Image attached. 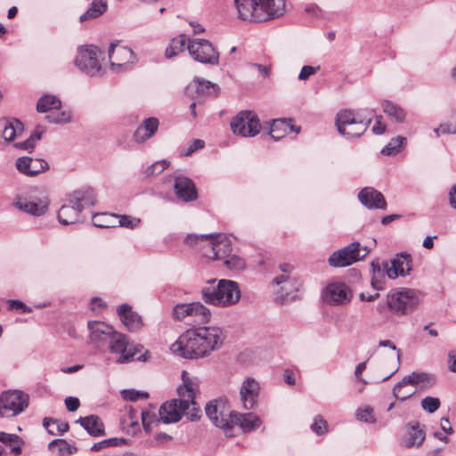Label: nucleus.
I'll return each mask as SVG.
<instances>
[{
  "instance_id": "nucleus-49",
  "label": "nucleus",
  "mask_w": 456,
  "mask_h": 456,
  "mask_svg": "<svg viewBox=\"0 0 456 456\" xmlns=\"http://www.w3.org/2000/svg\"><path fill=\"white\" fill-rule=\"evenodd\" d=\"M441 403L437 397L426 396L421 401V407L429 413H433L437 411Z\"/></svg>"
},
{
  "instance_id": "nucleus-3",
  "label": "nucleus",
  "mask_w": 456,
  "mask_h": 456,
  "mask_svg": "<svg viewBox=\"0 0 456 456\" xmlns=\"http://www.w3.org/2000/svg\"><path fill=\"white\" fill-rule=\"evenodd\" d=\"M206 303L215 306L228 307L237 304L240 298V290L237 282L230 280H220L216 288L210 291L202 290Z\"/></svg>"
},
{
  "instance_id": "nucleus-34",
  "label": "nucleus",
  "mask_w": 456,
  "mask_h": 456,
  "mask_svg": "<svg viewBox=\"0 0 456 456\" xmlns=\"http://www.w3.org/2000/svg\"><path fill=\"white\" fill-rule=\"evenodd\" d=\"M78 422L92 436H98L103 434V425L98 417L91 415L80 418Z\"/></svg>"
},
{
  "instance_id": "nucleus-2",
  "label": "nucleus",
  "mask_w": 456,
  "mask_h": 456,
  "mask_svg": "<svg viewBox=\"0 0 456 456\" xmlns=\"http://www.w3.org/2000/svg\"><path fill=\"white\" fill-rule=\"evenodd\" d=\"M238 19L262 23L280 18L286 10L285 0H234Z\"/></svg>"
},
{
  "instance_id": "nucleus-35",
  "label": "nucleus",
  "mask_w": 456,
  "mask_h": 456,
  "mask_svg": "<svg viewBox=\"0 0 456 456\" xmlns=\"http://www.w3.org/2000/svg\"><path fill=\"white\" fill-rule=\"evenodd\" d=\"M425 440V432L419 428L418 426H411L408 428L407 434L404 437V445L408 448L419 446Z\"/></svg>"
},
{
  "instance_id": "nucleus-55",
  "label": "nucleus",
  "mask_w": 456,
  "mask_h": 456,
  "mask_svg": "<svg viewBox=\"0 0 456 456\" xmlns=\"http://www.w3.org/2000/svg\"><path fill=\"white\" fill-rule=\"evenodd\" d=\"M204 145H205V143L202 140L196 139L188 146V148L186 149V151H184L183 154L185 156H189V155L192 154L194 151H196L197 150L202 149L204 147Z\"/></svg>"
},
{
  "instance_id": "nucleus-5",
  "label": "nucleus",
  "mask_w": 456,
  "mask_h": 456,
  "mask_svg": "<svg viewBox=\"0 0 456 456\" xmlns=\"http://www.w3.org/2000/svg\"><path fill=\"white\" fill-rule=\"evenodd\" d=\"M171 352L185 359H199L208 355L195 329L184 331L170 346Z\"/></svg>"
},
{
  "instance_id": "nucleus-41",
  "label": "nucleus",
  "mask_w": 456,
  "mask_h": 456,
  "mask_svg": "<svg viewBox=\"0 0 456 456\" xmlns=\"http://www.w3.org/2000/svg\"><path fill=\"white\" fill-rule=\"evenodd\" d=\"M186 44V38L184 35H180L177 37H174L170 40L167 49H166V56L167 58H172L179 54L184 50Z\"/></svg>"
},
{
  "instance_id": "nucleus-20",
  "label": "nucleus",
  "mask_w": 456,
  "mask_h": 456,
  "mask_svg": "<svg viewBox=\"0 0 456 456\" xmlns=\"http://www.w3.org/2000/svg\"><path fill=\"white\" fill-rule=\"evenodd\" d=\"M110 352L118 354L116 362L118 363H126L133 361L137 353L135 347L130 345L126 337L117 333L110 341Z\"/></svg>"
},
{
  "instance_id": "nucleus-25",
  "label": "nucleus",
  "mask_w": 456,
  "mask_h": 456,
  "mask_svg": "<svg viewBox=\"0 0 456 456\" xmlns=\"http://www.w3.org/2000/svg\"><path fill=\"white\" fill-rule=\"evenodd\" d=\"M14 205L17 208L28 214L42 216L48 209L49 200L47 198H38L31 200L25 198H18Z\"/></svg>"
},
{
  "instance_id": "nucleus-52",
  "label": "nucleus",
  "mask_w": 456,
  "mask_h": 456,
  "mask_svg": "<svg viewBox=\"0 0 456 456\" xmlns=\"http://www.w3.org/2000/svg\"><path fill=\"white\" fill-rule=\"evenodd\" d=\"M168 165L169 163L166 160L157 161L147 168L146 174L148 175H159L167 168Z\"/></svg>"
},
{
  "instance_id": "nucleus-8",
  "label": "nucleus",
  "mask_w": 456,
  "mask_h": 456,
  "mask_svg": "<svg viewBox=\"0 0 456 456\" xmlns=\"http://www.w3.org/2000/svg\"><path fill=\"white\" fill-rule=\"evenodd\" d=\"M28 395L20 390H7L0 395V417L19 415L28 406Z\"/></svg>"
},
{
  "instance_id": "nucleus-48",
  "label": "nucleus",
  "mask_w": 456,
  "mask_h": 456,
  "mask_svg": "<svg viewBox=\"0 0 456 456\" xmlns=\"http://www.w3.org/2000/svg\"><path fill=\"white\" fill-rule=\"evenodd\" d=\"M121 395L123 399L126 401H138V400H145L149 397L147 392L139 391L135 389H124L121 391Z\"/></svg>"
},
{
  "instance_id": "nucleus-12",
  "label": "nucleus",
  "mask_w": 456,
  "mask_h": 456,
  "mask_svg": "<svg viewBox=\"0 0 456 456\" xmlns=\"http://www.w3.org/2000/svg\"><path fill=\"white\" fill-rule=\"evenodd\" d=\"M61 100L52 94H45L42 96L37 104V110L38 112L50 113V115L47 116L50 122L56 124L69 122L71 119L70 113L67 111H61Z\"/></svg>"
},
{
  "instance_id": "nucleus-53",
  "label": "nucleus",
  "mask_w": 456,
  "mask_h": 456,
  "mask_svg": "<svg viewBox=\"0 0 456 456\" xmlns=\"http://www.w3.org/2000/svg\"><path fill=\"white\" fill-rule=\"evenodd\" d=\"M50 449L52 450H57L61 453L69 452L70 453L71 451L69 450L70 446L69 444L62 439H56L53 441L50 444Z\"/></svg>"
},
{
  "instance_id": "nucleus-22",
  "label": "nucleus",
  "mask_w": 456,
  "mask_h": 456,
  "mask_svg": "<svg viewBox=\"0 0 456 456\" xmlns=\"http://www.w3.org/2000/svg\"><path fill=\"white\" fill-rule=\"evenodd\" d=\"M259 389V384L254 379L248 378L243 381L240 395L244 409L251 410L256 405Z\"/></svg>"
},
{
  "instance_id": "nucleus-33",
  "label": "nucleus",
  "mask_w": 456,
  "mask_h": 456,
  "mask_svg": "<svg viewBox=\"0 0 456 456\" xmlns=\"http://www.w3.org/2000/svg\"><path fill=\"white\" fill-rule=\"evenodd\" d=\"M294 131L298 134L300 131L299 127H295L291 125V120L278 119L274 120L271 125L270 135L274 140H280L286 136L289 133Z\"/></svg>"
},
{
  "instance_id": "nucleus-59",
  "label": "nucleus",
  "mask_w": 456,
  "mask_h": 456,
  "mask_svg": "<svg viewBox=\"0 0 456 456\" xmlns=\"http://www.w3.org/2000/svg\"><path fill=\"white\" fill-rule=\"evenodd\" d=\"M386 131V125L381 122V117H377L376 122L372 126V132L375 134H382Z\"/></svg>"
},
{
  "instance_id": "nucleus-24",
  "label": "nucleus",
  "mask_w": 456,
  "mask_h": 456,
  "mask_svg": "<svg viewBox=\"0 0 456 456\" xmlns=\"http://www.w3.org/2000/svg\"><path fill=\"white\" fill-rule=\"evenodd\" d=\"M411 258L407 254L397 255L390 263L383 264V269L390 279L409 274Z\"/></svg>"
},
{
  "instance_id": "nucleus-60",
  "label": "nucleus",
  "mask_w": 456,
  "mask_h": 456,
  "mask_svg": "<svg viewBox=\"0 0 456 456\" xmlns=\"http://www.w3.org/2000/svg\"><path fill=\"white\" fill-rule=\"evenodd\" d=\"M435 132L438 134L441 132L442 134H455L456 133V125L452 127L450 124L441 125L439 128H436Z\"/></svg>"
},
{
  "instance_id": "nucleus-13",
  "label": "nucleus",
  "mask_w": 456,
  "mask_h": 456,
  "mask_svg": "<svg viewBox=\"0 0 456 456\" xmlns=\"http://www.w3.org/2000/svg\"><path fill=\"white\" fill-rule=\"evenodd\" d=\"M99 49L93 45L80 47L75 59V65L87 75H101L102 67L99 61Z\"/></svg>"
},
{
  "instance_id": "nucleus-31",
  "label": "nucleus",
  "mask_w": 456,
  "mask_h": 456,
  "mask_svg": "<svg viewBox=\"0 0 456 456\" xmlns=\"http://www.w3.org/2000/svg\"><path fill=\"white\" fill-rule=\"evenodd\" d=\"M159 125V120L156 118H146L135 130L134 140L137 142H143L150 139L158 130Z\"/></svg>"
},
{
  "instance_id": "nucleus-43",
  "label": "nucleus",
  "mask_w": 456,
  "mask_h": 456,
  "mask_svg": "<svg viewBox=\"0 0 456 456\" xmlns=\"http://www.w3.org/2000/svg\"><path fill=\"white\" fill-rule=\"evenodd\" d=\"M195 89L198 94L204 95H216L219 91L217 85L211 83L208 80L195 79Z\"/></svg>"
},
{
  "instance_id": "nucleus-15",
  "label": "nucleus",
  "mask_w": 456,
  "mask_h": 456,
  "mask_svg": "<svg viewBox=\"0 0 456 456\" xmlns=\"http://www.w3.org/2000/svg\"><path fill=\"white\" fill-rule=\"evenodd\" d=\"M362 250L364 252L363 254H361L360 243L353 242L344 248L334 252L329 257V264L334 267H345L350 265L366 256V248H362Z\"/></svg>"
},
{
  "instance_id": "nucleus-39",
  "label": "nucleus",
  "mask_w": 456,
  "mask_h": 456,
  "mask_svg": "<svg viewBox=\"0 0 456 456\" xmlns=\"http://www.w3.org/2000/svg\"><path fill=\"white\" fill-rule=\"evenodd\" d=\"M92 222L94 226L100 228H112L117 227L118 218L117 215L101 213L93 216Z\"/></svg>"
},
{
  "instance_id": "nucleus-21",
  "label": "nucleus",
  "mask_w": 456,
  "mask_h": 456,
  "mask_svg": "<svg viewBox=\"0 0 456 456\" xmlns=\"http://www.w3.org/2000/svg\"><path fill=\"white\" fill-rule=\"evenodd\" d=\"M87 328L90 332V340L97 346H100L107 341L110 342L118 333L111 326L100 321L88 322Z\"/></svg>"
},
{
  "instance_id": "nucleus-26",
  "label": "nucleus",
  "mask_w": 456,
  "mask_h": 456,
  "mask_svg": "<svg viewBox=\"0 0 456 456\" xmlns=\"http://www.w3.org/2000/svg\"><path fill=\"white\" fill-rule=\"evenodd\" d=\"M80 199L77 198L69 204L63 205L58 212V219L61 224L67 225L79 221V215L82 211Z\"/></svg>"
},
{
  "instance_id": "nucleus-62",
  "label": "nucleus",
  "mask_w": 456,
  "mask_h": 456,
  "mask_svg": "<svg viewBox=\"0 0 456 456\" xmlns=\"http://www.w3.org/2000/svg\"><path fill=\"white\" fill-rule=\"evenodd\" d=\"M449 369L452 372H456V350L449 354Z\"/></svg>"
},
{
  "instance_id": "nucleus-18",
  "label": "nucleus",
  "mask_w": 456,
  "mask_h": 456,
  "mask_svg": "<svg viewBox=\"0 0 456 456\" xmlns=\"http://www.w3.org/2000/svg\"><path fill=\"white\" fill-rule=\"evenodd\" d=\"M109 57L111 69L118 72L134 63L135 60L133 51L129 47L119 44L110 45Z\"/></svg>"
},
{
  "instance_id": "nucleus-63",
  "label": "nucleus",
  "mask_w": 456,
  "mask_h": 456,
  "mask_svg": "<svg viewBox=\"0 0 456 456\" xmlns=\"http://www.w3.org/2000/svg\"><path fill=\"white\" fill-rule=\"evenodd\" d=\"M22 444H23V442L20 437H19V443H17V444L14 441L10 442L9 446L11 447L12 452H13L15 455L20 454Z\"/></svg>"
},
{
  "instance_id": "nucleus-54",
  "label": "nucleus",
  "mask_w": 456,
  "mask_h": 456,
  "mask_svg": "<svg viewBox=\"0 0 456 456\" xmlns=\"http://www.w3.org/2000/svg\"><path fill=\"white\" fill-rule=\"evenodd\" d=\"M320 69V67H313L309 65L304 66L298 75L299 80H306L308 79L312 75L315 74Z\"/></svg>"
},
{
  "instance_id": "nucleus-29",
  "label": "nucleus",
  "mask_w": 456,
  "mask_h": 456,
  "mask_svg": "<svg viewBox=\"0 0 456 456\" xmlns=\"http://www.w3.org/2000/svg\"><path fill=\"white\" fill-rule=\"evenodd\" d=\"M175 191L177 197L185 202L197 199V191L195 185L192 181L187 177H175Z\"/></svg>"
},
{
  "instance_id": "nucleus-45",
  "label": "nucleus",
  "mask_w": 456,
  "mask_h": 456,
  "mask_svg": "<svg viewBox=\"0 0 456 456\" xmlns=\"http://www.w3.org/2000/svg\"><path fill=\"white\" fill-rule=\"evenodd\" d=\"M355 417L358 420L366 423H375L376 421L373 408L369 405L358 408Z\"/></svg>"
},
{
  "instance_id": "nucleus-38",
  "label": "nucleus",
  "mask_w": 456,
  "mask_h": 456,
  "mask_svg": "<svg viewBox=\"0 0 456 456\" xmlns=\"http://www.w3.org/2000/svg\"><path fill=\"white\" fill-rule=\"evenodd\" d=\"M383 111L387 114L392 120L401 123L405 118L404 110L395 103L386 101L382 103Z\"/></svg>"
},
{
  "instance_id": "nucleus-7",
  "label": "nucleus",
  "mask_w": 456,
  "mask_h": 456,
  "mask_svg": "<svg viewBox=\"0 0 456 456\" xmlns=\"http://www.w3.org/2000/svg\"><path fill=\"white\" fill-rule=\"evenodd\" d=\"M210 238V241L208 244L209 250L203 252V255L209 259H223L225 258L232 251V240L230 238L224 233L201 235L200 237L188 235L186 237V242L192 244L198 240H203L204 239Z\"/></svg>"
},
{
  "instance_id": "nucleus-23",
  "label": "nucleus",
  "mask_w": 456,
  "mask_h": 456,
  "mask_svg": "<svg viewBox=\"0 0 456 456\" xmlns=\"http://www.w3.org/2000/svg\"><path fill=\"white\" fill-rule=\"evenodd\" d=\"M428 380V376L425 373L412 372L410 375L405 376L402 381L398 382L393 388L394 395L396 399L403 401L411 396L414 394L413 389L407 390L406 393H402V388L411 385L415 386L419 383H423Z\"/></svg>"
},
{
  "instance_id": "nucleus-4",
  "label": "nucleus",
  "mask_w": 456,
  "mask_h": 456,
  "mask_svg": "<svg viewBox=\"0 0 456 456\" xmlns=\"http://www.w3.org/2000/svg\"><path fill=\"white\" fill-rule=\"evenodd\" d=\"M420 294L411 289H393L387 295L386 305L395 315H407L420 303Z\"/></svg>"
},
{
  "instance_id": "nucleus-9",
  "label": "nucleus",
  "mask_w": 456,
  "mask_h": 456,
  "mask_svg": "<svg viewBox=\"0 0 456 456\" xmlns=\"http://www.w3.org/2000/svg\"><path fill=\"white\" fill-rule=\"evenodd\" d=\"M231 128L234 134L253 137L259 134L261 123L257 116L250 110L239 112L231 121Z\"/></svg>"
},
{
  "instance_id": "nucleus-40",
  "label": "nucleus",
  "mask_w": 456,
  "mask_h": 456,
  "mask_svg": "<svg viewBox=\"0 0 456 456\" xmlns=\"http://www.w3.org/2000/svg\"><path fill=\"white\" fill-rule=\"evenodd\" d=\"M43 425L48 433L53 436L62 435L69 430V424L67 422H61L51 418L44 419Z\"/></svg>"
},
{
  "instance_id": "nucleus-58",
  "label": "nucleus",
  "mask_w": 456,
  "mask_h": 456,
  "mask_svg": "<svg viewBox=\"0 0 456 456\" xmlns=\"http://www.w3.org/2000/svg\"><path fill=\"white\" fill-rule=\"evenodd\" d=\"M13 441L16 442V444L19 443V436L17 435L0 432V442L9 445L10 442Z\"/></svg>"
},
{
  "instance_id": "nucleus-27",
  "label": "nucleus",
  "mask_w": 456,
  "mask_h": 456,
  "mask_svg": "<svg viewBox=\"0 0 456 456\" xmlns=\"http://www.w3.org/2000/svg\"><path fill=\"white\" fill-rule=\"evenodd\" d=\"M358 199L368 208L385 209L387 208V202L382 193L371 187L363 188L359 192Z\"/></svg>"
},
{
  "instance_id": "nucleus-10",
  "label": "nucleus",
  "mask_w": 456,
  "mask_h": 456,
  "mask_svg": "<svg viewBox=\"0 0 456 456\" xmlns=\"http://www.w3.org/2000/svg\"><path fill=\"white\" fill-rule=\"evenodd\" d=\"M190 55L198 62L216 65L219 62L217 49L207 39L195 38L187 45Z\"/></svg>"
},
{
  "instance_id": "nucleus-32",
  "label": "nucleus",
  "mask_w": 456,
  "mask_h": 456,
  "mask_svg": "<svg viewBox=\"0 0 456 456\" xmlns=\"http://www.w3.org/2000/svg\"><path fill=\"white\" fill-rule=\"evenodd\" d=\"M118 314L122 322L130 330L139 329L142 325V318L131 310L128 305H122L118 308Z\"/></svg>"
},
{
  "instance_id": "nucleus-61",
  "label": "nucleus",
  "mask_w": 456,
  "mask_h": 456,
  "mask_svg": "<svg viewBox=\"0 0 456 456\" xmlns=\"http://www.w3.org/2000/svg\"><path fill=\"white\" fill-rule=\"evenodd\" d=\"M440 427H441L442 430L447 435H451L453 433L452 425L447 418L441 419Z\"/></svg>"
},
{
  "instance_id": "nucleus-6",
  "label": "nucleus",
  "mask_w": 456,
  "mask_h": 456,
  "mask_svg": "<svg viewBox=\"0 0 456 456\" xmlns=\"http://www.w3.org/2000/svg\"><path fill=\"white\" fill-rule=\"evenodd\" d=\"M371 118H362L351 110H342L338 112L335 125L338 133L349 138L361 136L369 127Z\"/></svg>"
},
{
  "instance_id": "nucleus-30",
  "label": "nucleus",
  "mask_w": 456,
  "mask_h": 456,
  "mask_svg": "<svg viewBox=\"0 0 456 456\" xmlns=\"http://www.w3.org/2000/svg\"><path fill=\"white\" fill-rule=\"evenodd\" d=\"M280 269L284 273V274L277 276L273 280V282L278 286L282 285L281 289L288 296L294 290L297 289V281L295 279L290 278L289 275V273L293 270V266L289 264H282L280 265Z\"/></svg>"
},
{
  "instance_id": "nucleus-1",
  "label": "nucleus",
  "mask_w": 456,
  "mask_h": 456,
  "mask_svg": "<svg viewBox=\"0 0 456 456\" xmlns=\"http://www.w3.org/2000/svg\"><path fill=\"white\" fill-rule=\"evenodd\" d=\"M182 380L183 384L177 388L178 398L167 401L159 410L163 423H175L183 415L191 421H197L201 417V411L195 401L200 380L186 370L182 371Z\"/></svg>"
},
{
  "instance_id": "nucleus-44",
  "label": "nucleus",
  "mask_w": 456,
  "mask_h": 456,
  "mask_svg": "<svg viewBox=\"0 0 456 456\" xmlns=\"http://www.w3.org/2000/svg\"><path fill=\"white\" fill-rule=\"evenodd\" d=\"M224 265L232 271L240 272L245 269L246 262L245 260L237 256V255H228L225 258H224Z\"/></svg>"
},
{
  "instance_id": "nucleus-42",
  "label": "nucleus",
  "mask_w": 456,
  "mask_h": 456,
  "mask_svg": "<svg viewBox=\"0 0 456 456\" xmlns=\"http://www.w3.org/2000/svg\"><path fill=\"white\" fill-rule=\"evenodd\" d=\"M406 138L403 136H397L391 139V141L382 149L381 153L387 156L397 154L402 149L404 148Z\"/></svg>"
},
{
  "instance_id": "nucleus-46",
  "label": "nucleus",
  "mask_w": 456,
  "mask_h": 456,
  "mask_svg": "<svg viewBox=\"0 0 456 456\" xmlns=\"http://www.w3.org/2000/svg\"><path fill=\"white\" fill-rule=\"evenodd\" d=\"M142 422L144 429L147 432H151V428L159 422H162L160 419V416L159 418L156 416L153 411H144L142 412Z\"/></svg>"
},
{
  "instance_id": "nucleus-37",
  "label": "nucleus",
  "mask_w": 456,
  "mask_h": 456,
  "mask_svg": "<svg viewBox=\"0 0 456 456\" xmlns=\"http://www.w3.org/2000/svg\"><path fill=\"white\" fill-rule=\"evenodd\" d=\"M107 9V2L105 0H94L88 10L83 13L79 20L85 21L94 19L102 15Z\"/></svg>"
},
{
  "instance_id": "nucleus-57",
  "label": "nucleus",
  "mask_w": 456,
  "mask_h": 456,
  "mask_svg": "<svg viewBox=\"0 0 456 456\" xmlns=\"http://www.w3.org/2000/svg\"><path fill=\"white\" fill-rule=\"evenodd\" d=\"M65 405L69 411H75L78 409L80 403L77 397H67L65 399Z\"/></svg>"
},
{
  "instance_id": "nucleus-50",
  "label": "nucleus",
  "mask_w": 456,
  "mask_h": 456,
  "mask_svg": "<svg viewBox=\"0 0 456 456\" xmlns=\"http://www.w3.org/2000/svg\"><path fill=\"white\" fill-rule=\"evenodd\" d=\"M311 429L318 436L324 435L328 432V423L321 415H318L314 418Z\"/></svg>"
},
{
  "instance_id": "nucleus-56",
  "label": "nucleus",
  "mask_w": 456,
  "mask_h": 456,
  "mask_svg": "<svg viewBox=\"0 0 456 456\" xmlns=\"http://www.w3.org/2000/svg\"><path fill=\"white\" fill-rule=\"evenodd\" d=\"M112 445H118L117 438L107 439V440H103L102 442L96 443L91 447V451H99V450L102 449L103 447L112 446Z\"/></svg>"
},
{
  "instance_id": "nucleus-17",
  "label": "nucleus",
  "mask_w": 456,
  "mask_h": 456,
  "mask_svg": "<svg viewBox=\"0 0 456 456\" xmlns=\"http://www.w3.org/2000/svg\"><path fill=\"white\" fill-rule=\"evenodd\" d=\"M199 339L207 349L208 354L219 349L225 338L224 330L216 326H203L195 328Z\"/></svg>"
},
{
  "instance_id": "nucleus-28",
  "label": "nucleus",
  "mask_w": 456,
  "mask_h": 456,
  "mask_svg": "<svg viewBox=\"0 0 456 456\" xmlns=\"http://www.w3.org/2000/svg\"><path fill=\"white\" fill-rule=\"evenodd\" d=\"M16 167L20 172L29 176L36 175L48 168L45 160L28 157L19 158L16 161Z\"/></svg>"
},
{
  "instance_id": "nucleus-16",
  "label": "nucleus",
  "mask_w": 456,
  "mask_h": 456,
  "mask_svg": "<svg viewBox=\"0 0 456 456\" xmlns=\"http://www.w3.org/2000/svg\"><path fill=\"white\" fill-rule=\"evenodd\" d=\"M353 297L351 289L345 283L333 282L328 284L322 291L324 303L330 305H344L348 304Z\"/></svg>"
},
{
  "instance_id": "nucleus-14",
  "label": "nucleus",
  "mask_w": 456,
  "mask_h": 456,
  "mask_svg": "<svg viewBox=\"0 0 456 456\" xmlns=\"http://www.w3.org/2000/svg\"><path fill=\"white\" fill-rule=\"evenodd\" d=\"M174 315L179 321H183L190 317L194 322L205 323L210 320L211 314L200 302H193L191 304L176 305L174 307Z\"/></svg>"
},
{
  "instance_id": "nucleus-51",
  "label": "nucleus",
  "mask_w": 456,
  "mask_h": 456,
  "mask_svg": "<svg viewBox=\"0 0 456 456\" xmlns=\"http://www.w3.org/2000/svg\"><path fill=\"white\" fill-rule=\"evenodd\" d=\"M118 224L117 226H123L126 228L133 229L138 225L140 223L139 219L134 218L130 216H118Z\"/></svg>"
},
{
  "instance_id": "nucleus-64",
  "label": "nucleus",
  "mask_w": 456,
  "mask_h": 456,
  "mask_svg": "<svg viewBox=\"0 0 456 456\" xmlns=\"http://www.w3.org/2000/svg\"><path fill=\"white\" fill-rule=\"evenodd\" d=\"M283 377H284V381L287 384H289L290 386H293L296 384V379H295L293 372L291 370H286L284 371Z\"/></svg>"
},
{
  "instance_id": "nucleus-19",
  "label": "nucleus",
  "mask_w": 456,
  "mask_h": 456,
  "mask_svg": "<svg viewBox=\"0 0 456 456\" xmlns=\"http://www.w3.org/2000/svg\"><path fill=\"white\" fill-rule=\"evenodd\" d=\"M262 420L258 415L254 412L240 413L232 411L231 415L230 434L226 436H232L234 427H239L243 433H249L259 428Z\"/></svg>"
},
{
  "instance_id": "nucleus-47",
  "label": "nucleus",
  "mask_w": 456,
  "mask_h": 456,
  "mask_svg": "<svg viewBox=\"0 0 456 456\" xmlns=\"http://www.w3.org/2000/svg\"><path fill=\"white\" fill-rule=\"evenodd\" d=\"M42 132L36 130L27 140L15 143V146L19 149L31 152L35 148V144L41 139Z\"/></svg>"
},
{
  "instance_id": "nucleus-36",
  "label": "nucleus",
  "mask_w": 456,
  "mask_h": 456,
  "mask_svg": "<svg viewBox=\"0 0 456 456\" xmlns=\"http://www.w3.org/2000/svg\"><path fill=\"white\" fill-rule=\"evenodd\" d=\"M3 137L5 141H12L23 132V125L20 121L13 119L12 121H4L2 124Z\"/></svg>"
},
{
  "instance_id": "nucleus-11",
  "label": "nucleus",
  "mask_w": 456,
  "mask_h": 456,
  "mask_svg": "<svg viewBox=\"0 0 456 456\" xmlns=\"http://www.w3.org/2000/svg\"><path fill=\"white\" fill-rule=\"evenodd\" d=\"M205 411L215 426L223 429L225 434H230L231 415L232 411L229 410L225 400L210 401L206 405Z\"/></svg>"
}]
</instances>
